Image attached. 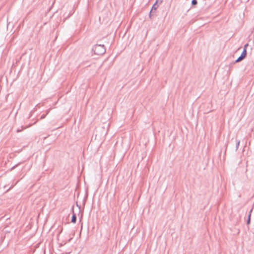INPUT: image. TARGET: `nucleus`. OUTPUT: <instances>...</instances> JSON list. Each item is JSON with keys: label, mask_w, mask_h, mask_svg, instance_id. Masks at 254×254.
Segmentation results:
<instances>
[{"label": "nucleus", "mask_w": 254, "mask_h": 254, "mask_svg": "<svg viewBox=\"0 0 254 254\" xmlns=\"http://www.w3.org/2000/svg\"><path fill=\"white\" fill-rule=\"evenodd\" d=\"M248 45L249 44L248 43L244 45L243 51H245V50L247 51V47L248 46Z\"/></svg>", "instance_id": "nucleus-8"}, {"label": "nucleus", "mask_w": 254, "mask_h": 254, "mask_svg": "<svg viewBox=\"0 0 254 254\" xmlns=\"http://www.w3.org/2000/svg\"><path fill=\"white\" fill-rule=\"evenodd\" d=\"M197 0H192L191 1V4L192 5H195L197 4Z\"/></svg>", "instance_id": "nucleus-7"}, {"label": "nucleus", "mask_w": 254, "mask_h": 254, "mask_svg": "<svg viewBox=\"0 0 254 254\" xmlns=\"http://www.w3.org/2000/svg\"><path fill=\"white\" fill-rule=\"evenodd\" d=\"M50 110V109L47 110L46 114H43L42 115H41V116L40 117V119H44L46 117V115L49 113Z\"/></svg>", "instance_id": "nucleus-6"}, {"label": "nucleus", "mask_w": 254, "mask_h": 254, "mask_svg": "<svg viewBox=\"0 0 254 254\" xmlns=\"http://www.w3.org/2000/svg\"><path fill=\"white\" fill-rule=\"evenodd\" d=\"M247 51L245 50V51H242V53H241V55L238 57L237 59H236L234 63H239L242 60H243L247 56Z\"/></svg>", "instance_id": "nucleus-2"}, {"label": "nucleus", "mask_w": 254, "mask_h": 254, "mask_svg": "<svg viewBox=\"0 0 254 254\" xmlns=\"http://www.w3.org/2000/svg\"><path fill=\"white\" fill-rule=\"evenodd\" d=\"M16 166V165L13 166V167L11 168V169H14V168L15 167V166Z\"/></svg>", "instance_id": "nucleus-11"}, {"label": "nucleus", "mask_w": 254, "mask_h": 254, "mask_svg": "<svg viewBox=\"0 0 254 254\" xmlns=\"http://www.w3.org/2000/svg\"><path fill=\"white\" fill-rule=\"evenodd\" d=\"M47 137V136H46V137H45L44 138V139H46Z\"/></svg>", "instance_id": "nucleus-12"}, {"label": "nucleus", "mask_w": 254, "mask_h": 254, "mask_svg": "<svg viewBox=\"0 0 254 254\" xmlns=\"http://www.w3.org/2000/svg\"><path fill=\"white\" fill-rule=\"evenodd\" d=\"M76 217L74 214H73L71 219V222L75 223L76 222Z\"/></svg>", "instance_id": "nucleus-5"}, {"label": "nucleus", "mask_w": 254, "mask_h": 254, "mask_svg": "<svg viewBox=\"0 0 254 254\" xmlns=\"http://www.w3.org/2000/svg\"><path fill=\"white\" fill-rule=\"evenodd\" d=\"M20 131H21V130L20 129H18L17 130V132H20Z\"/></svg>", "instance_id": "nucleus-10"}, {"label": "nucleus", "mask_w": 254, "mask_h": 254, "mask_svg": "<svg viewBox=\"0 0 254 254\" xmlns=\"http://www.w3.org/2000/svg\"><path fill=\"white\" fill-rule=\"evenodd\" d=\"M250 222V215H249V219H248V223L249 224Z\"/></svg>", "instance_id": "nucleus-9"}, {"label": "nucleus", "mask_w": 254, "mask_h": 254, "mask_svg": "<svg viewBox=\"0 0 254 254\" xmlns=\"http://www.w3.org/2000/svg\"><path fill=\"white\" fill-rule=\"evenodd\" d=\"M240 141L239 140H236V150H237L239 145H240Z\"/></svg>", "instance_id": "nucleus-4"}, {"label": "nucleus", "mask_w": 254, "mask_h": 254, "mask_svg": "<svg viewBox=\"0 0 254 254\" xmlns=\"http://www.w3.org/2000/svg\"><path fill=\"white\" fill-rule=\"evenodd\" d=\"M94 54L97 55H101L106 52V49L104 45L96 44L92 48Z\"/></svg>", "instance_id": "nucleus-1"}, {"label": "nucleus", "mask_w": 254, "mask_h": 254, "mask_svg": "<svg viewBox=\"0 0 254 254\" xmlns=\"http://www.w3.org/2000/svg\"><path fill=\"white\" fill-rule=\"evenodd\" d=\"M158 2V0H157L156 1V2H155V3L153 5L152 7V9L151 10V11H150V13H149V16H151V11L153 9H156L158 7L156 5V3Z\"/></svg>", "instance_id": "nucleus-3"}]
</instances>
